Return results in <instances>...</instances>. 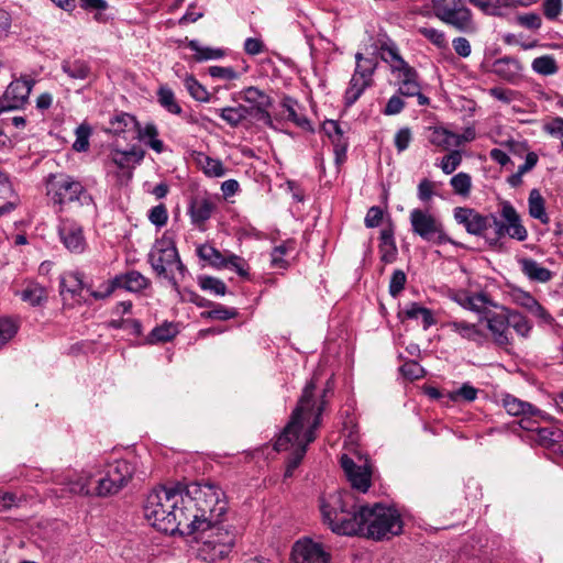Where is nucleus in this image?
Instances as JSON below:
<instances>
[{"label":"nucleus","mask_w":563,"mask_h":563,"mask_svg":"<svg viewBox=\"0 0 563 563\" xmlns=\"http://www.w3.org/2000/svg\"><path fill=\"white\" fill-rule=\"evenodd\" d=\"M314 391L316 383L311 379L306 384L290 420L274 444V449L278 452L291 450L287 466L294 470L301 463L309 443L316 439V430L321 424L328 388L323 389L319 399L316 398Z\"/></svg>","instance_id":"1"},{"label":"nucleus","mask_w":563,"mask_h":563,"mask_svg":"<svg viewBox=\"0 0 563 563\" xmlns=\"http://www.w3.org/2000/svg\"><path fill=\"white\" fill-rule=\"evenodd\" d=\"M314 391L316 383L311 379L306 384L290 420L274 444V449L278 452L291 450L287 466L294 470L301 463L309 443L316 439V430L321 424L328 388L323 389L319 399L316 398Z\"/></svg>","instance_id":"2"},{"label":"nucleus","mask_w":563,"mask_h":563,"mask_svg":"<svg viewBox=\"0 0 563 563\" xmlns=\"http://www.w3.org/2000/svg\"><path fill=\"white\" fill-rule=\"evenodd\" d=\"M183 511L187 517L184 532L191 534L200 527L221 523L227 512L222 489L211 483H190L181 487Z\"/></svg>","instance_id":"3"},{"label":"nucleus","mask_w":563,"mask_h":563,"mask_svg":"<svg viewBox=\"0 0 563 563\" xmlns=\"http://www.w3.org/2000/svg\"><path fill=\"white\" fill-rule=\"evenodd\" d=\"M145 519L157 530L175 534H186L187 517L183 511L181 486H161L152 489L143 506Z\"/></svg>","instance_id":"4"},{"label":"nucleus","mask_w":563,"mask_h":563,"mask_svg":"<svg viewBox=\"0 0 563 563\" xmlns=\"http://www.w3.org/2000/svg\"><path fill=\"white\" fill-rule=\"evenodd\" d=\"M322 521L332 532L355 536L360 526L358 507L349 492H334L320 498Z\"/></svg>","instance_id":"5"},{"label":"nucleus","mask_w":563,"mask_h":563,"mask_svg":"<svg viewBox=\"0 0 563 563\" xmlns=\"http://www.w3.org/2000/svg\"><path fill=\"white\" fill-rule=\"evenodd\" d=\"M478 319L476 323H468L466 321H454L448 323L463 338L483 342L487 338V331L490 332L494 341L498 345H506L510 342L509 335L511 334L509 328L511 327L519 335L527 336L531 330L529 319Z\"/></svg>","instance_id":"6"},{"label":"nucleus","mask_w":563,"mask_h":563,"mask_svg":"<svg viewBox=\"0 0 563 563\" xmlns=\"http://www.w3.org/2000/svg\"><path fill=\"white\" fill-rule=\"evenodd\" d=\"M360 530L355 536L380 541L390 539L402 532V520L399 512L382 504L358 506Z\"/></svg>","instance_id":"7"},{"label":"nucleus","mask_w":563,"mask_h":563,"mask_svg":"<svg viewBox=\"0 0 563 563\" xmlns=\"http://www.w3.org/2000/svg\"><path fill=\"white\" fill-rule=\"evenodd\" d=\"M45 189L48 202L58 212L75 202L84 206L92 201L81 181L65 173L49 174L45 178Z\"/></svg>","instance_id":"8"},{"label":"nucleus","mask_w":563,"mask_h":563,"mask_svg":"<svg viewBox=\"0 0 563 563\" xmlns=\"http://www.w3.org/2000/svg\"><path fill=\"white\" fill-rule=\"evenodd\" d=\"M190 536H194L198 544L197 555L207 563H214L229 555L235 542L232 531L224 529L220 523L200 527Z\"/></svg>","instance_id":"9"},{"label":"nucleus","mask_w":563,"mask_h":563,"mask_svg":"<svg viewBox=\"0 0 563 563\" xmlns=\"http://www.w3.org/2000/svg\"><path fill=\"white\" fill-rule=\"evenodd\" d=\"M493 235H487L486 241L490 246L499 245L500 239L508 235L517 241H525L528 231L521 223V219L515 207L509 201H504L500 208V219L492 213Z\"/></svg>","instance_id":"10"},{"label":"nucleus","mask_w":563,"mask_h":563,"mask_svg":"<svg viewBox=\"0 0 563 563\" xmlns=\"http://www.w3.org/2000/svg\"><path fill=\"white\" fill-rule=\"evenodd\" d=\"M411 231L422 240L437 244H455L445 233L443 223L429 211L413 209L410 211Z\"/></svg>","instance_id":"11"},{"label":"nucleus","mask_w":563,"mask_h":563,"mask_svg":"<svg viewBox=\"0 0 563 563\" xmlns=\"http://www.w3.org/2000/svg\"><path fill=\"white\" fill-rule=\"evenodd\" d=\"M432 8L438 19L457 31H474L472 12L464 5L463 0H432Z\"/></svg>","instance_id":"12"},{"label":"nucleus","mask_w":563,"mask_h":563,"mask_svg":"<svg viewBox=\"0 0 563 563\" xmlns=\"http://www.w3.org/2000/svg\"><path fill=\"white\" fill-rule=\"evenodd\" d=\"M133 475L132 465L125 460L109 463L104 476L96 481V496L106 497L117 494Z\"/></svg>","instance_id":"13"},{"label":"nucleus","mask_w":563,"mask_h":563,"mask_svg":"<svg viewBox=\"0 0 563 563\" xmlns=\"http://www.w3.org/2000/svg\"><path fill=\"white\" fill-rule=\"evenodd\" d=\"M148 258L153 269L158 275L166 276L167 271L172 269L173 266H176L180 272L185 269L174 241L165 236L156 241Z\"/></svg>","instance_id":"14"},{"label":"nucleus","mask_w":563,"mask_h":563,"mask_svg":"<svg viewBox=\"0 0 563 563\" xmlns=\"http://www.w3.org/2000/svg\"><path fill=\"white\" fill-rule=\"evenodd\" d=\"M86 289L80 273L69 272L60 276L59 295L64 307L75 308L88 302Z\"/></svg>","instance_id":"15"},{"label":"nucleus","mask_w":563,"mask_h":563,"mask_svg":"<svg viewBox=\"0 0 563 563\" xmlns=\"http://www.w3.org/2000/svg\"><path fill=\"white\" fill-rule=\"evenodd\" d=\"M197 255L214 268H228L238 272L241 276H246V271L243 268V258L240 256L231 253H221L210 244L198 246Z\"/></svg>","instance_id":"16"},{"label":"nucleus","mask_w":563,"mask_h":563,"mask_svg":"<svg viewBox=\"0 0 563 563\" xmlns=\"http://www.w3.org/2000/svg\"><path fill=\"white\" fill-rule=\"evenodd\" d=\"M272 106L271 97L256 87L249 86V123L258 126H274L268 108Z\"/></svg>","instance_id":"17"},{"label":"nucleus","mask_w":563,"mask_h":563,"mask_svg":"<svg viewBox=\"0 0 563 563\" xmlns=\"http://www.w3.org/2000/svg\"><path fill=\"white\" fill-rule=\"evenodd\" d=\"M454 220L462 224L466 232L476 235L485 236L484 233L488 228H492V213L483 216L475 209L467 207H456L453 211Z\"/></svg>","instance_id":"18"},{"label":"nucleus","mask_w":563,"mask_h":563,"mask_svg":"<svg viewBox=\"0 0 563 563\" xmlns=\"http://www.w3.org/2000/svg\"><path fill=\"white\" fill-rule=\"evenodd\" d=\"M294 563H330V553L322 544L311 539H302L295 542L291 551Z\"/></svg>","instance_id":"19"},{"label":"nucleus","mask_w":563,"mask_h":563,"mask_svg":"<svg viewBox=\"0 0 563 563\" xmlns=\"http://www.w3.org/2000/svg\"><path fill=\"white\" fill-rule=\"evenodd\" d=\"M34 80L23 77L10 82L0 101L3 109H19L27 101Z\"/></svg>","instance_id":"20"},{"label":"nucleus","mask_w":563,"mask_h":563,"mask_svg":"<svg viewBox=\"0 0 563 563\" xmlns=\"http://www.w3.org/2000/svg\"><path fill=\"white\" fill-rule=\"evenodd\" d=\"M280 110L278 112V117L282 120L291 122L297 128L303 131H312V124L310 120L303 113V108L299 104V102L288 96H285L280 102Z\"/></svg>","instance_id":"21"},{"label":"nucleus","mask_w":563,"mask_h":563,"mask_svg":"<svg viewBox=\"0 0 563 563\" xmlns=\"http://www.w3.org/2000/svg\"><path fill=\"white\" fill-rule=\"evenodd\" d=\"M58 232L64 245L70 252L81 253L85 250L86 241L80 224L69 219L62 220Z\"/></svg>","instance_id":"22"},{"label":"nucleus","mask_w":563,"mask_h":563,"mask_svg":"<svg viewBox=\"0 0 563 563\" xmlns=\"http://www.w3.org/2000/svg\"><path fill=\"white\" fill-rule=\"evenodd\" d=\"M492 71L508 82H515L522 71L521 63L511 56H504L493 63Z\"/></svg>","instance_id":"23"},{"label":"nucleus","mask_w":563,"mask_h":563,"mask_svg":"<svg viewBox=\"0 0 563 563\" xmlns=\"http://www.w3.org/2000/svg\"><path fill=\"white\" fill-rule=\"evenodd\" d=\"M214 208V203L209 198L201 196L194 197L189 206L191 222L197 227L202 225L211 218Z\"/></svg>","instance_id":"24"},{"label":"nucleus","mask_w":563,"mask_h":563,"mask_svg":"<svg viewBox=\"0 0 563 563\" xmlns=\"http://www.w3.org/2000/svg\"><path fill=\"white\" fill-rule=\"evenodd\" d=\"M135 131L139 141L143 142L146 146L155 151L157 154L164 152V142L158 139L159 132L154 123L150 122L145 125H142L140 122H137Z\"/></svg>","instance_id":"25"},{"label":"nucleus","mask_w":563,"mask_h":563,"mask_svg":"<svg viewBox=\"0 0 563 563\" xmlns=\"http://www.w3.org/2000/svg\"><path fill=\"white\" fill-rule=\"evenodd\" d=\"M115 288H122L128 291L137 292L148 286V279L136 271L117 275L113 278Z\"/></svg>","instance_id":"26"},{"label":"nucleus","mask_w":563,"mask_h":563,"mask_svg":"<svg viewBox=\"0 0 563 563\" xmlns=\"http://www.w3.org/2000/svg\"><path fill=\"white\" fill-rule=\"evenodd\" d=\"M501 404H503V407L505 408V410L510 416L518 417V416H527V415H531V416L541 415V411L539 409H537L533 405H531L530 402L523 401L510 394H506L503 396Z\"/></svg>","instance_id":"27"},{"label":"nucleus","mask_w":563,"mask_h":563,"mask_svg":"<svg viewBox=\"0 0 563 563\" xmlns=\"http://www.w3.org/2000/svg\"><path fill=\"white\" fill-rule=\"evenodd\" d=\"M296 250L294 240H288L273 249L271 253V265L274 268L286 269L289 266L288 257Z\"/></svg>","instance_id":"28"},{"label":"nucleus","mask_w":563,"mask_h":563,"mask_svg":"<svg viewBox=\"0 0 563 563\" xmlns=\"http://www.w3.org/2000/svg\"><path fill=\"white\" fill-rule=\"evenodd\" d=\"M145 152L140 147H132L129 151L113 150L111 152V161L120 168H126L131 163H141L144 158Z\"/></svg>","instance_id":"29"},{"label":"nucleus","mask_w":563,"mask_h":563,"mask_svg":"<svg viewBox=\"0 0 563 563\" xmlns=\"http://www.w3.org/2000/svg\"><path fill=\"white\" fill-rule=\"evenodd\" d=\"M529 214L533 219L541 221L543 224H548L550 218L545 211V201L539 189H532L528 198Z\"/></svg>","instance_id":"30"},{"label":"nucleus","mask_w":563,"mask_h":563,"mask_svg":"<svg viewBox=\"0 0 563 563\" xmlns=\"http://www.w3.org/2000/svg\"><path fill=\"white\" fill-rule=\"evenodd\" d=\"M194 159L209 177H221L225 174V169L219 159L211 158L202 152L195 153Z\"/></svg>","instance_id":"31"},{"label":"nucleus","mask_w":563,"mask_h":563,"mask_svg":"<svg viewBox=\"0 0 563 563\" xmlns=\"http://www.w3.org/2000/svg\"><path fill=\"white\" fill-rule=\"evenodd\" d=\"M520 264L523 274L531 280L547 283L552 278V273L534 260L523 258L520 261Z\"/></svg>","instance_id":"32"},{"label":"nucleus","mask_w":563,"mask_h":563,"mask_svg":"<svg viewBox=\"0 0 563 563\" xmlns=\"http://www.w3.org/2000/svg\"><path fill=\"white\" fill-rule=\"evenodd\" d=\"M430 134L428 136L429 142L443 150L455 147V133L443 128V126H431L429 128Z\"/></svg>","instance_id":"33"},{"label":"nucleus","mask_w":563,"mask_h":563,"mask_svg":"<svg viewBox=\"0 0 563 563\" xmlns=\"http://www.w3.org/2000/svg\"><path fill=\"white\" fill-rule=\"evenodd\" d=\"M356 66L354 75L373 84V75L377 68V60L374 57H364L362 53L355 54Z\"/></svg>","instance_id":"34"},{"label":"nucleus","mask_w":563,"mask_h":563,"mask_svg":"<svg viewBox=\"0 0 563 563\" xmlns=\"http://www.w3.org/2000/svg\"><path fill=\"white\" fill-rule=\"evenodd\" d=\"M372 85V82L366 81L363 78H357V76L353 74L344 95L345 106L350 107L354 104L366 90V88L371 87Z\"/></svg>","instance_id":"35"},{"label":"nucleus","mask_w":563,"mask_h":563,"mask_svg":"<svg viewBox=\"0 0 563 563\" xmlns=\"http://www.w3.org/2000/svg\"><path fill=\"white\" fill-rule=\"evenodd\" d=\"M91 476L80 474L69 478L66 483L67 489L70 494L78 495H96V486L91 487Z\"/></svg>","instance_id":"36"},{"label":"nucleus","mask_w":563,"mask_h":563,"mask_svg":"<svg viewBox=\"0 0 563 563\" xmlns=\"http://www.w3.org/2000/svg\"><path fill=\"white\" fill-rule=\"evenodd\" d=\"M536 441L547 449H554L563 440V431L556 428H537Z\"/></svg>","instance_id":"37"},{"label":"nucleus","mask_w":563,"mask_h":563,"mask_svg":"<svg viewBox=\"0 0 563 563\" xmlns=\"http://www.w3.org/2000/svg\"><path fill=\"white\" fill-rule=\"evenodd\" d=\"M62 69L70 78L79 80L87 79L91 74L88 63L81 59L64 60Z\"/></svg>","instance_id":"38"},{"label":"nucleus","mask_w":563,"mask_h":563,"mask_svg":"<svg viewBox=\"0 0 563 563\" xmlns=\"http://www.w3.org/2000/svg\"><path fill=\"white\" fill-rule=\"evenodd\" d=\"M21 299L31 306H41L47 300V290L40 284L31 283L21 291Z\"/></svg>","instance_id":"39"},{"label":"nucleus","mask_w":563,"mask_h":563,"mask_svg":"<svg viewBox=\"0 0 563 563\" xmlns=\"http://www.w3.org/2000/svg\"><path fill=\"white\" fill-rule=\"evenodd\" d=\"M179 332V324L175 322H165L162 325L155 327L150 334V342H166L172 340Z\"/></svg>","instance_id":"40"},{"label":"nucleus","mask_w":563,"mask_h":563,"mask_svg":"<svg viewBox=\"0 0 563 563\" xmlns=\"http://www.w3.org/2000/svg\"><path fill=\"white\" fill-rule=\"evenodd\" d=\"M157 101L169 113H181V107L176 100L175 93L170 88L166 86L159 87L157 91Z\"/></svg>","instance_id":"41"},{"label":"nucleus","mask_w":563,"mask_h":563,"mask_svg":"<svg viewBox=\"0 0 563 563\" xmlns=\"http://www.w3.org/2000/svg\"><path fill=\"white\" fill-rule=\"evenodd\" d=\"M137 122L139 121L135 117L122 112L110 120L107 131L112 134L120 135L124 133L130 125H133L135 129Z\"/></svg>","instance_id":"42"},{"label":"nucleus","mask_w":563,"mask_h":563,"mask_svg":"<svg viewBox=\"0 0 563 563\" xmlns=\"http://www.w3.org/2000/svg\"><path fill=\"white\" fill-rule=\"evenodd\" d=\"M188 47L195 52L196 62H205L210 59H219L224 55V52L220 48L202 47L196 40H191L188 43Z\"/></svg>","instance_id":"43"},{"label":"nucleus","mask_w":563,"mask_h":563,"mask_svg":"<svg viewBox=\"0 0 563 563\" xmlns=\"http://www.w3.org/2000/svg\"><path fill=\"white\" fill-rule=\"evenodd\" d=\"M346 477L352 487L361 493H366L371 486V472L366 467L360 466Z\"/></svg>","instance_id":"44"},{"label":"nucleus","mask_w":563,"mask_h":563,"mask_svg":"<svg viewBox=\"0 0 563 563\" xmlns=\"http://www.w3.org/2000/svg\"><path fill=\"white\" fill-rule=\"evenodd\" d=\"M478 389L470 383H464L459 389L450 391L448 398L451 401L464 400L467 402L474 401L477 398Z\"/></svg>","instance_id":"45"},{"label":"nucleus","mask_w":563,"mask_h":563,"mask_svg":"<svg viewBox=\"0 0 563 563\" xmlns=\"http://www.w3.org/2000/svg\"><path fill=\"white\" fill-rule=\"evenodd\" d=\"M81 8L87 11H96L95 20L100 23L107 22L108 18L104 11L108 9V2L106 0H81Z\"/></svg>","instance_id":"46"},{"label":"nucleus","mask_w":563,"mask_h":563,"mask_svg":"<svg viewBox=\"0 0 563 563\" xmlns=\"http://www.w3.org/2000/svg\"><path fill=\"white\" fill-rule=\"evenodd\" d=\"M323 132L329 136L331 143L333 145L338 143H346V139L344 136V131L342 130L340 123L334 120H327L322 125Z\"/></svg>","instance_id":"47"},{"label":"nucleus","mask_w":563,"mask_h":563,"mask_svg":"<svg viewBox=\"0 0 563 563\" xmlns=\"http://www.w3.org/2000/svg\"><path fill=\"white\" fill-rule=\"evenodd\" d=\"M450 185L452 186L455 194L467 196L471 190L472 178L467 173L461 172L451 178Z\"/></svg>","instance_id":"48"},{"label":"nucleus","mask_w":563,"mask_h":563,"mask_svg":"<svg viewBox=\"0 0 563 563\" xmlns=\"http://www.w3.org/2000/svg\"><path fill=\"white\" fill-rule=\"evenodd\" d=\"M185 87L189 95L197 101L206 102L209 100V92L192 76L185 78Z\"/></svg>","instance_id":"49"},{"label":"nucleus","mask_w":563,"mask_h":563,"mask_svg":"<svg viewBox=\"0 0 563 563\" xmlns=\"http://www.w3.org/2000/svg\"><path fill=\"white\" fill-rule=\"evenodd\" d=\"M532 69L540 75H552L556 73L558 66L553 57L541 56L532 62Z\"/></svg>","instance_id":"50"},{"label":"nucleus","mask_w":563,"mask_h":563,"mask_svg":"<svg viewBox=\"0 0 563 563\" xmlns=\"http://www.w3.org/2000/svg\"><path fill=\"white\" fill-rule=\"evenodd\" d=\"M76 140L73 144V148L76 152H86L89 148V137L91 134V129L87 124H80L76 131Z\"/></svg>","instance_id":"51"},{"label":"nucleus","mask_w":563,"mask_h":563,"mask_svg":"<svg viewBox=\"0 0 563 563\" xmlns=\"http://www.w3.org/2000/svg\"><path fill=\"white\" fill-rule=\"evenodd\" d=\"M461 163H462L461 152L457 150H453L449 154H446L442 157L440 167L444 174L450 175L457 169V167L461 165Z\"/></svg>","instance_id":"52"},{"label":"nucleus","mask_w":563,"mask_h":563,"mask_svg":"<svg viewBox=\"0 0 563 563\" xmlns=\"http://www.w3.org/2000/svg\"><path fill=\"white\" fill-rule=\"evenodd\" d=\"M199 285L203 290L211 291L216 295H224L227 290V286L222 280L210 276L200 277Z\"/></svg>","instance_id":"53"},{"label":"nucleus","mask_w":563,"mask_h":563,"mask_svg":"<svg viewBox=\"0 0 563 563\" xmlns=\"http://www.w3.org/2000/svg\"><path fill=\"white\" fill-rule=\"evenodd\" d=\"M15 319H0V344L7 343L18 331Z\"/></svg>","instance_id":"54"},{"label":"nucleus","mask_w":563,"mask_h":563,"mask_svg":"<svg viewBox=\"0 0 563 563\" xmlns=\"http://www.w3.org/2000/svg\"><path fill=\"white\" fill-rule=\"evenodd\" d=\"M148 220L156 227H164L168 220V212L165 205L161 203L153 207L150 210Z\"/></svg>","instance_id":"55"},{"label":"nucleus","mask_w":563,"mask_h":563,"mask_svg":"<svg viewBox=\"0 0 563 563\" xmlns=\"http://www.w3.org/2000/svg\"><path fill=\"white\" fill-rule=\"evenodd\" d=\"M418 32L438 47H444L446 44L444 33L434 27H419Z\"/></svg>","instance_id":"56"},{"label":"nucleus","mask_w":563,"mask_h":563,"mask_svg":"<svg viewBox=\"0 0 563 563\" xmlns=\"http://www.w3.org/2000/svg\"><path fill=\"white\" fill-rule=\"evenodd\" d=\"M407 282V276L404 271L396 269L389 282V292L393 297H396L404 288Z\"/></svg>","instance_id":"57"},{"label":"nucleus","mask_w":563,"mask_h":563,"mask_svg":"<svg viewBox=\"0 0 563 563\" xmlns=\"http://www.w3.org/2000/svg\"><path fill=\"white\" fill-rule=\"evenodd\" d=\"M401 374L410 379H419L423 377L424 371L416 361H408L400 367Z\"/></svg>","instance_id":"58"},{"label":"nucleus","mask_w":563,"mask_h":563,"mask_svg":"<svg viewBox=\"0 0 563 563\" xmlns=\"http://www.w3.org/2000/svg\"><path fill=\"white\" fill-rule=\"evenodd\" d=\"M411 140L412 134L409 128H401L400 130H398L397 133L395 134L394 140L397 151L399 153L406 151L409 147Z\"/></svg>","instance_id":"59"},{"label":"nucleus","mask_w":563,"mask_h":563,"mask_svg":"<svg viewBox=\"0 0 563 563\" xmlns=\"http://www.w3.org/2000/svg\"><path fill=\"white\" fill-rule=\"evenodd\" d=\"M487 303L486 296L484 294H475L466 298L464 307L473 312L481 313Z\"/></svg>","instance_id":"60"},{"label":"nucleus","mask_w":563,"mask_h":563,"mask_svg":"<svg viewBox=\"0 0 563 563\" xmlns=\"http://www.w3.org/2000/svg\"><path fill=\"white\" fill-rule=\"evenodd\" d=\"M542 10L548 20H555L562 12V0H544Z\"/></svg>","instance_id":"61"},{"label":"nucleus","mask_w":563,"mask_h":563,"mask_svg":"<svg viewBox=\"0 0 563 563\" xmlns=\"http://www.w3.org/2000/svg\"><path fill=\"white\" fill-rule=\"evenodd\" d=\"M520 303L527 308L528 312L532 313L534 317H545L543 308L540 303L529 294H523L520 297Z\"/></svg>","instance_id":"62"},{"label":"nucleus","mask_w":563,"mask_h":563,"mask_svg":"<svg viewBox=\"0 0 563 563\" xmlns=\"http://www.w3.org/2000/svg\"><path fill=\"white\" fill-rule=\"evenodd\" d=\"M517 20L521 26L529 30H538L542 24L540 15L532 12L518 15Z\"/></svg>","instance_id":"63"},{"label":"nucleus","mask_w":563,"mask_h":563,"mask_svg":"<svg viewBox=\"0 0 563 563\" xmlns=\"http://www.w3.org/2000/svg\"><path fill=\"white\" fill-rule=\"evenodd\" d=\"M382 220L383 210L379 207L374 206L367 210L364 223L367 228H376L380 224Z\"/></svg>","instance_id":"64"}]
</instances>
